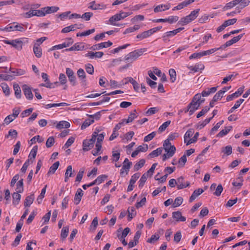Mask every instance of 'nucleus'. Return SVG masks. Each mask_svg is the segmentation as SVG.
Listing matches in <instances>:
<instances>
[{
    "label": "nucleus",
    "mask_w": 250,
    "mask_h": 250,
    "mask_svg": "<svg viewBox=\"0 0 250 250\" xmlns=\"http://www.w3.org/2000/svg\"><path fill=\"white\" fill-rule=\"evenodd\" d=\"M224 91L219 90L213 97V101H217L220 100L224 96Z\"/></svg>",
    "instance_id": "nucleus-52"
},
{
    "label": "nucleus",
    "mask_w": 250,
    "mask_h": 250,
    "mask_svg": "<svg viewBox=\"0 0 250 250\" xmlns=\"http://www.w3.org/2000/svg\"><path fill=\"white\" fill-rule=\"evenodd\" d=\"M97 136V133L94 132L89 140H84L83 143V150L85 151H88L94 146Z\"/></svg>",
    "instance_id": "nucleus-3"
},
{
    "label": "nucleus",
    "mask_w": 250,
    "mask_h": 250,
    "mask_svg": "<svg viewBox=\"0 0 250 250\" xmlns=\"http://www.w3.org/2000/svg\"><path fill=\"white\" fill-rule=\"evenodd\" d=\"M194 1V0H187L184 1L178 5V8H179V10L182 9L184 7L188 6V4L193 2Z\"/></svg>",
    "instance_id": "nucleus-41"
},
{
    "label": "nucleus",
    "mask_w": 250,
    "mask_h": 250,
    "mask_svg": "<svg viewBox=\"0 0 250 250\" xmlns=\"http://www.w3.org/2000/svg\"><path fill=\"white\" fill-rule=\"evenodd\" d=\"M156 132L154 131L152 133L149 134L147 136H145L144 139V141L145 142H148L150 140H151L156 135Z\"/></svg>",
    "instance_id": "nucleus-62"
},
{
    "label": "nucleus",
    "mask_w": 250,
    "mask_h": 250,
    "mask_svg": "<svg viewBox=\"0 0 250 250\" xmlns=\"http://www.w3.org/2000/svg\"><path fill=\"white\" fill-rule=\"evenodd\" d=\"M203 192L204 190L202 188H198V189L195 190L192 193L191 196L190 197L189 201L190 202H192Z\"/></svg>",
    "instance_id": "nucleus-18"
},
{
    "label": "nucleus",
    "mask_w": 250,
    "mask_h": 250,
    "mask_svg": "<svg viewBox=\"0 0 250 250\" xmlns=\"http://www.w3.org/2000/svg\"><path fill=\"white\" fill-rule=\"evenodd\" d=\"M150 36L151 35L149 32V30H148L138 34L136 36V38L138 39L139 41H142L150 37Z\"/></svg>",
    "instance_id": "nucleus-21"
},
{
    "label": "nucleus",
    "mask_w": 250,
    "mask_h": 250,
    "mask_svg": "<svg viewBox=\"0 0 250 250\" xmlns=\"http://www.w3.org/2000/svg\"><path fill=\"white\" fill-rule=\"evenodd\" d=\"M179 134L177 132H174L169 135L168 138L164 142V146L167 145H170V141H172L179 137Z\"/></svg>",
    "instance_id": "nucleus-23"
},
{
    "label": "nucleus",
    "mask_w": 250,
    "mask_h": 250,
    "mask_svg": "<svg viewBox=\"0 0 250 250\" xmlns=\"http://www.w3.org/2000/svg\"><path fill=\"white\" fill-rule=\"evenodd\" d=\"M177 188L178 189H183L187 187H188L190 185L189 182H184V178L183 176L179 177L177 179Z\"/></svg>",
    "instance_id": "nucleus-9"
},
{
    "label": "nucleus",
    "mask_w": 250,
    "mask_h": 250,
    "mask_svg": "<svg viewBox=\"0 0 250 250\" xmlns=\"http://www.w3.org/2000/svg\"><path fill=\"white\" fill-rule=\"evenodd\" d=\"M37 151H38V146H35L33 147L32 149L31 150V151L28 157L31 160L32 163H33V161L34 160V159L36 157V154L37 153Z\"/></svg>",
    "instance_id": "nucleus-27"
},
{
    "label": "nucleus",
    "mask_w": 250,
    "mask_h": 250,
    "mask_svg": "<svg viewBox=\"0 0 250 250\" xmlns=\"http://www.w3.org/2000/svg\"><path fill=\"white\" fill-rule=\"evenodd\" d=\"M69 232V228L68 227H65L62 228L61 231V237L62 239H65Z\"/></svg>",
    "instance_id": "nucleus-44"
},
{
    "label": "nucleus",
    "mask_w": 250,
    "mask_h": 250,
    "mask_svg": "<svg viewBox=\"0 0 250 250\" xmlns=\"http://www.w3.org/2000/svg\"><path fill=\"white\" fill-rule=\"evenodd\" d=\"M60 165V163L59 161H57L54 163L50 167L49 170L47 173V174L49 175L51 173H54L55 171L57 169L59 166Z\"/></svg>",
    "instance_id": "nucleus-34"
},
{
    "label": "nucleus",
    "mask_w": 250,
    "mask_h": 250,
    "mask_svg": "<svg viewBox=\"0 0 250 250\" xmlns=\"http://www.w3.org/2000/svg\"><path fill=\"white\" fill-rule=\"evenodd\" d=\"M171 122L170 121H167L166 122H165L164 123H163L162 124V125H161L159 129H158V130L159 132H162L163 131H164V130H165V129L167 128V127L170 125Z\"/></svg>",
    "instance_id": "nucleus-55"
},
{
    "label": "nucleus",
    "mask_w": 250,
    "mask_h": 250,
    "mask_svg": "<svg viewBox=\"0 0 250 250\" xmlns=\"http://www.w3.org/2000/svg\"><path fill=\"white\" fill-rule=\"evenodd\" d=\"M127 212L128 214V221H130L136 215V212L135 211V209L133 207H129L128 208Z\"/></svg>",
    "instance_id": "nucleus-26"
},
{
    "label": "nucleus",
    "mask_w": 250,
    "mask_h": 250,
    "mask_svg": "<svg viewBox=\"0 0 250 250\" xmlns=\"http://www.w3.org/2000/svg\"><path fill=\"white\" fill-rule=\"evenodd\" d=\"M68 104L65 103H61L59 104H47L45 105V108L46 109H48L51 107L60 106H67Z\"/></svg>",
    "instance_id": "nucleus-40"
},
{
    "label": "nucleus",
    "mask_w": 250,
    "mask_h": 250,
    "mask_svg": "<svg viewBox=\"0 0 250 250\" xmlns=\"http://www.w3.org/2000/svg\"><path fill=\"white\" fill-rule=\"evenodd\" d=\"M3 42L7 44H10L16 49L21 50L22 48L23 42L22 41L16 39L11 41L4 40Z\"/></svg>",
    "instance_id": "nucleus-5"
},
{
    "label": "nucleus",
    "mask_w": 250,
    "mask_h": 250,
    "mask_svg": "<svg viewBox=\"0 0 250 250\" xmlns=\"http://www.w3.org/2000/svg\"><path fill=\"white\" fill-rule=\"evenodd\" d=\"M55 143V140L53 137H50L48 138L46 142V146L47 147H51Z\"/></svg>",
    "instance_id": "nucleus-59"
},
{
    "label": "nucleus",
    "mask_w": 250,
    "mask_h": 250,
    "mask_svg": "<svg viewBox=\"0 0 250 250\" xmlns=\"http://www.w3.org/2000/svg\"><path fill=\"white\" fill-rule=\"evenodd\" d=\"M133 112V113H130L128 118L126 119V124L132 122L137 117V115L135 113L136 112V110H134Z\"/></svg>",
    "instance_id": "nucleus-50"
},
{
    "label": "nucleus",
    "mask_w": 250,
    "mask_h": 250,
    "mask_svg": "<svg viewBox=\"0 0 250 250\" xmlns=\"http://www.w3.org/2000/svg\"><path fill=\"white\" fill-rule=\"evenodd\" d=\"M217 87H213L210 88H208L207 90H203L202 92L203 97L208 96L211 93H215L217 90Z\"/></svg>",
    "instance_id": "nucleus-24"
},
{
    "label": "nucleus",
    "mask_w": 250,
    "mask_h": 250,
    "mask_svg": "<svg viewBox=\"0 0 250 250\" xmlns=\"http://www.w3.org/2000/svg\"><path fill=\"white\" fill-rule=\"evenodd\" d=\"M169 74L170 76V80L172 83H174L176 80V73L174 69H170Z\"/></svg>",
    "instance_id": "nucleus-57"
},
{
    "label": "nucleus",
    "mask_w": 250,
    "mask_h": 250,
    "mask_svg": "<svg viewBox=\"0 0 250 250\" xmlns=\"http://www.w3.org/2000/svg\"><path fill=\"white\" fill-rule=\"evenodd\" d=\"M194 131L193 129H188L185 133L184 135V141L185 143L187 144V140L188 138H190L193 135Z\"/></svg>",
    "instance_id": "nucleus-51"
},
{
    "label": "nucleus",
    "mask_w": 250,
    "mask_h": 250,
    "mask_svg": "<svg viewBox=\"0 0 250 250\" xmlns=\"http://www.w3.org/2000/svg\"><path fill=\"white\" fill-rule=\"evenodd\" d=\"M200 9H197L191 12V13L188 16L190 19L191 21L195 20L198 16Z\"/></svg>",
    "instance_id": "nucleus-39"
},
{
    "label": "nucleus",
    "mask_w": 250,
    "mask_h": 250,
    "mask_svg": "<svg viewBox=\"0 0 250 250\" xmlns=\"http://www.w3.org/2000/svg\"><path fill=\"white\" fill-rule=\"evenodd\" d=\"M112 45V42L110 41H108L107 42H101L100 43L94 45L91 47V49L93 50H98L103 48H107Z\"/></svg>",
    "instance_id": "nucleus-8"
},
{
    "label": "nucleus",
    "mask_w": 250,
    "mask_h": 250,
    "mask_svg": "<svg viewBox=\"0 0 250 250\" xmlns=\"http://www.w3.org/2000/svg\"><path fill=\"white\" fill-rule=\"evenodd\" d=\"M34 200V194H31L27 196L24 201V205L25 207H29L33 202Z\"/></svg>",
    "instance_id": "nucleus-28"
},
{
    "label": "nucleus",
    "mask_w": 250,
    "mask_h": 250,
    "mask_svg": "<svg viewBox=\"0 0 250 250\" xmlns=\"http://www.w3.org/2000/svg\"><path fill=\"white\" fill-rule=\"evenodd\" d=\"M148 177V176L146 175V174L145 173H144L142 176L141 179L139 180V188H142L144 186Z\"/></svg>",
    "instance_id": "nucleus-46"
},
{
    "label": "nucleus",
    "mask_w": 250,
    "mask_h": 250,
    "mask_svg": "<svg viewBox=\"0 0 250 250\" xmlns=\"http://www.w3.org/2000/svg\"><path fill=\"white\" fill-rule=\"evenodd\" d=\"M244 91V86L243 87H240L237 91H236L235 93L229 95L227 97V101H230L233 99L235 97H238L239 96L241 95Z\"/></svg>",
    "instance_id": "nucleus-13"
},
{
    "label": "nucleus",
    "mask_w": 250,
    "mask_h": 250,
    "mask_svg": "<svg viewBox=\"0 0 250 250\" xmlns=\"http://www.w3.org/2000/svg\"><path fill=\"white\" fill-rule=\"evenodd\" d=\"M222 152L226 154L227 155H229L232 153V147L231 146H227L225 147L222 148Z\"/></svg>",
    "instance_id": "nucleus-45"
},
{
    "label": "nucleus",
    "mask_w": 250,
    "mask_h": 250,
    "mask_svg": "<svg viewBox=\"0 0 250 250\" xmlns=\"http://www.w3.org/2000/svg\"><path fill=\"white\" fill-rule=\"evenodd\" d=\"M223 190V188L221 184H219L216 187V190L213 194L217 196H219L221 195Z\"/></svg>",
    "instance_id": "nucleus-60"
},
{
    "label": "nucleus",
    "mask_w": 250,
    "mask_h": 250,
    "mask_svg": "<svg viewBox=\"0 0 250 250\" xmlns=\"http://www.w3.org/2000/svg\"><path fill=\"white\" fill-rule=\"evenodd\" d=\"M104 55V53L102 52H88L87 53L85 54V57H88L91 59H93L94 58H101Z\"/></svg>",
    "instance_id": "nucleus-16"
},
{
    "label": "nucleus",
    "mask_w": 250,
    "mask_h": 250,
    "mask_svg": "<svg viewBox=\"0 0 250 250\" xmlns=\"http://www.w3.org/2000/svg\"><path fill=\"white\" fill-rule=\"evenodd\" d=\"M158 111V109L157 107H151L148 109L145 114L146 116H150L155 114Z\"/></svg>",
    "instance_id": "nucleus-56"
},
{
    "label": "nucleus",
    "mask_w": 250,
    "mask_h": 250,
    "mask_svg": "<svg viewBox=\"0 0 250 250\" xmlns=\"http://www.w3.org/2000/svg\"><path fill=\"white\" fill-rule=\"evenodd\" d=\"M145 159H141L139 161V162H138V163H137L134 166V170L135 171H137L140 168L142 167L145 164Z\"/></svg>",
    "instance_id": "nucleus-37"
},
{
    "label": "nucleus",
    "mask_w": 250,
    "mask_h": 250,
    "mask_svg": "<svg viewBox=\"0 0 250 250\" xmlns=\"http://www.w3.org/2000/svg\"><path fill=\"white\" fill-rule=\"evenodd\" d=\"M42 79L44 80V82H45V83H42L40 84L41 86H44L47 88H53L52 85L53 83H50L49 79H48V75L46 73H42Z\"/></svg>",
    "instance_id": "nucleus-15"
},
{
    "label": "nucleus",
    "mask_w": 250,
    "mask_h": 250,
    "mask_svg": "<svg viewBox=\"0 0 250 250\" xmlns=\"http://www.w3.org/2000/svg\"><path fill=\"white\" fill-rule=\"evenodd\" d=\"M187 162L186 155L184 154L179 160L178 163L181 167H183Z\"/></svg>",
    "instance_id": "nucleus-63"
},
{
    "label": "nucleus",
    "mask_w": 250,
    "mask_h": 250,
    "mask_svg": "<svg viewBox=\"0 0 250 250\" xmlns=\"http://www.w3.org/2000/svg\"><path fill=\"white\" fill-rule=\"evenodd\" d=\"M88 8L92 10H98L103 9L104 7L103 5H101L100 4H96L95 1H93L89 3Z\"/></svg>",
    "instance_id": "nucleus-30"
},
{
    "label": "nucleus",
    "mask_w": 250,
    "mask_h": 250,
    "mask_svg": "<svg viewBox=\"0 0 250 250\" xmlns=\"http://www.w3.org/2000/svg\"><path fill=\"white\" fill-rule=\"evenodd\" d=\"M94 122V119H87L82 124L81 126V129H84Z\"/></svg>",
    "instance_id": "nucleus-47"
},
{
    "label": "nucleus",
    "mask_w": 250,
    "mask_h": 250,
    "mask_svg": "<svg viewBox=\"0 0 250 250\" xmlns=\"http://www.w3.org/2000/svg\"><path fill=\"white\" fill-rule=\"evenodd\" d=\"M179 19V17L177 16H171L166 19L167 22H168L170 23H172L177 21Z\"/></svg>",
    "instance_id": "nucleus-64"
},
{
    "label": "nucleus",
    "mask_w": 250,
    "mask_h": 250,
    "mask_svg": "<svg viewBox=\"0 0 250 250\" xmlns=\"http://www.w3.org/2000/svg\"><path fill=\"white\" fill-rule=\"evenodd\" d=\"M14 90L15 91V94L16 97L19 99L21 98V89L18 84L15 83L13 85Z\"/></svg>",
    "instance_id": "nucleus-31"
},
{
    "label": "nucleus",
    "mask_w": 250,
    "mask_h": 250,
    "mask_svg": "<svg viewBox=\"0 0 250 250\" xmlns=\"http://www.w3.org/2000/svg\"><path fill=\"white\" fill-rule=\"evenodd\" d=\"M5 29L8 31H19L20 32H24L25 28L23 27V25L22 24H19L17 22L13 23V24L5 28Z\"/></svg>",
    "instance_id": "nucleus-6"
},
{
    "label": "nucleus",
    "mask_w": 250,
    "mask_h": 250,
    "mask_svg": "<svg viewBox=\"0 0 250 250\" xmlns=\"http://www.w3.org/2000/svg\"><path fill=\"white\" fill-rule=\"evenodd\" d=\"M70 126V125L69 122L65 121H62L57 124L56 127L60 130L63 128H68Z\"/></svg>",
    "instance_id": "nucleus-19"
},
{
    "label": "nucleus",
    "mask_w": 250,
    "mask_h": 250,
    "mask_svg": "<svg viewBox=\"0 0 250 250\" xmlns=\"http://www.w3.org/2000/svg\"><path fill=\"white\" fill-rule=\"evenodd\" d=\"M85 70L86 72L89 73V74H93L94 73V67L93 65L91 64L88 63L85 65Z\"/></svg>",
    "instance_id": "nucleus-58"
},
{
    "label": "nucleus",
    "mask_w": 250,
    "mask_h": 250,
    "mask_svg": "<svg viewBox=\"0 0 250 250\" xmlns=\"http://www.w3.org/2000/svg\"><path fill=\"white\" fill-rule=\"evenodd\" d=\"M183 203V198L181 197H177L173 203L172 206L173 207H177L180 206Z\"/></svg>",
    "instance_id": "nucleus-54"
},
{
    "label": "nucleus",
    "mask_w": 250,
    "mask_h": 250,
    "mask_svg": "<svg viewBox=\"0 0 250 250\" xmlns=\"http://www.w3.org/2000/svg\"><path fill=\"white\" fill-rule=\"evenodd\" d=\"M46 188H47V185H45V187L42 189L41 193H40V195L38 196V197L37 199L39 204H40L42 202V199L44 197V195H45V193L46 192Z\"/></svg>",
    "instance_id": "nucleus-43"
},
{
    "label": "nucleus",
    "mask_w": 250,
    "mask_h": 250,
    "mask_svg": "<svg viewBox=\"0 0 250 250\" xmlns=\"http://www.w3.org/2000/svg\"><path fill=\"white\" fill-rule=\"evenodd\" d=\"M23 179L20 180L17 184L16 191L17 192L22 193L23 191Z\"/></svg>",
    "instance_id": "nucleus-35"
},
{
    "label": "nucleus",
    "mask_w": 250,
    "mask_h": 250,
    "mask_svg": "<svg viewBox=\"0 0 250 250\" xmlns=\"http://www.w3.org/2000/svg\"><path fill=\"white\" fill-rule=\"evenodd\" d=\"M250 3V0H233L227 3L223 8V9L227 10L236 5H238L237 8L242 9L249 5Z\"/></svg>",
    "instance_id": "nucleus-1"
},
{
    "label": "nucleus",
    "mask_w": 250,
    "mask_h": 250,
    "mask_svg": "<svg viewBox=\"0 0 250 250\" xmlns=\"http://www.w3.org/2000/svg\"><path fill=\"white\" fill-rule=\"evenodd\" d=\"M232 127L231 126L226 127L225 129H222L218 133V134L217 135V137H222L226 135L232 129Z\"/></svg>",
    "instance_id": "nucleus-32"
},
{
    "label": "nucleus",
    "mask_w": 250,
    "mask_h": 250,
    "mask_svg": "<svg viewBox=\"0 0 250 250\" xmlns=\"http://www.w3.org/2000/svg\"><path fill=\"white\" fill-rule=\"evenodd\" d=\"M84 48V46H81L78 43H75L73 46L69 48L65 49V51H75V50H83Z\"/></svg>",
    "instance_id": "nucleus-36"
},
{
    "label": "nucleus",
    "mask_w": 250,
    "mask_h": 250,
    "mask_svg": "<svg viewBox=\"0 0 250 250\" xmlns=\"http://www.w3.org/2000/svg\"><path fill=\"white\" fill-rule=\"evenodd\" d=\"M190 22H191L190 19L188 18V16H187L185 17L181 18L180 20L178 21V24L184 25L187 24Z\"/></svg>",
    "instance_id": "nucleus-38"
},
{
    "label": "nucleus",
    "mask_w": 250,
    "mask_h": 250,
    "mask_svg": "<svg viewBox=\"0 0 250 250\" xmlns=\"http://www.w3.org/2000/svg\"><path fill=\"white\" fill-rule=\"evenodd\" d=\"M199 93L196 94L193 98L192 101L188 104L189 108L191 109L190 111V115H191L193 112L197 110L200 106V103L197 102L200 99Z\"/></svg>",
    "instance_id": "nucleus-4"
},
{
    "label": "nucleus",
    "mask_w": 250,
    "mask_h": 250,
    "mask_svg": "<svg viewBox=\"0 0 250 250\" xmlns=\"http://www.w3.org/2000/svg\"><path fill=\"white\" fill-rule=\"evenodd\" d=\"M77 25H78L77 24H75L74 25H71L70 26H67L62 29V32L63 33H67L70 31H74V30H75L76 28H79V27H77Z\"/></svg>",
    "instance_id": "nucleus-33"
},
{
    "label": "nucleus",
    "mask_w": 250,
    "mask_h": 250,
    "mask_svg": "<svg viewBox=\"0 0 250 250\" xmlns=\"http://www.w3.org/2000/svg\"><path fill=\"white\" fill-rule=\"evenodd\" d=\"M95 30L94 28H93L90 30H87L86 31L83 32L82 33H78L77 34V36H88L90 35L91 33H93L95 32Z\"/></svg>",
    "instance_id": "nucleus-53"
},
{
    "label": "nucleus",
    "mask_w": 250,
    "mask_h": 250,
    "mask_svg": "<svg viewBox=\"0 0 250 250\" xmlns=\"http://www.w3.org/2000/svg\"><path fill=\"white\" fill-rule=\"evenodd\" d=\"M146 51V48H141L130 52L125 57V60L128 62H132Z\"/></svg>",
    "instance_id": "nucleus-2"
},
{
    "label": "nucleus",
    "mask_w": 250,
    "mask_h": 250,
    "mask_svg": "<svg viewBox=\"0 0 250 250\" xmlns=\"http://www.w3.org/2000/svg\"><path fill=\"white\" fill-rule=\"evenodd\" d=\"M172 217L177 222H185L186 218L182 215L180 211H174L172 212Z\"/></svg>",
    "instance_id": "nucleus-12"
},
{
    "label": "nucleus",
    "mask_w": 250,
    "mask_h": 250,
    "mask_svg": "<svg viewBox=\"0 0 250 250\" xmlns=\"http://www.w3.org/2000/svg\"><path fill=\"white\" fill-rule=\"evenodd\" d=\"M83 194V191L82 189L79 188L77 189L74 197V202L76 205L80 202Z\"/></svg>",
    "instance_id": "nucleus-17"
},
{
    "label": "nucleus",
    "mask_w": 250,
    "mask_h": 250,
    "mask_svg": "<svg viewBox=\"0 0 250 250\" xmlns=\"http://www.w3.org/2000/svg\"><path fill=\"white\" fill-rule=\"evenodd\" d=\"M162 148H158L156 149V150H153L152 152H151L149 154V156L153 158L154 157H157L160 155L162 153Z\"/></svg>",
    "instance_id": "nucleus-42"
},
{
    "label": "nucleus",
    "mask_w": 250,
    "mask_h": 250,
    "mask_svg": "<svg viewBox=\"0 0 250 250\" xmlns=\"http://www.w3.org/2000/svg\"><path fill=\"white\" fill-rule=\"evenodd\" d=\"M121 20H122V16L120 15V13H118V14H116L112 16L111 17H110L109 20V22L110 24H111L112 25L119 26V25L118 24L116 23L115 22L119 21Z\"/></svg>",
    "instance_id": "nucleus-14"
},
{
    "label": "nucleus",
    "mask_w": 250,
    "mask_h": 250,
    "mask_svg": "<svg viewBox=\"0 0 250 250\" xmlns=\"http://www.w3.org/2000/svg\"><path fill=\"white\" fill-rule=\"evenodd\" d=\"M132 163L129 162L127 158H125L123 162V169H125V174H127L129 170Z\"/></svg>",
    "instance_id": "nucleus-25"
},
{
    "label": "nucleus",
    "mask_w": 250,
    "mask_h": 250,
    "mask_svg": "<svg viewBox=\"0 0 250 250\" xmlns=\"http://www.w3.org/2000/svg\"><path fill=\"white\" fill-rule=\"evenodd\" d=\"M33 51L37 58H41L42 55V49L39 47V44L37 43L35 44L33 47Z\"/></svg>",
    "instance_id": "nucleus-22"
},
{
    "label": "nucleus",
    "mask_w": 250,
    "mask_h": 250,
    "mask_svg": "<svg viewBox=\"0 0 250 250\" xmlns=\"http://www.w3.org/2000/svg\"><path fill=\"white\" fill-rule=\"evenodd\" d=\"M18 132L15 129H10L8 131V134L5 135V138H8L9 137H11L13 138H16L17 137Z\"/></svg>",
    "instance_id": "nucleus-48"
},
{
    "label": "nucleus",
    "mask_w": 250,
    "mask_h": 250,
    "mask_svg": "<svg viewBox=\"0 0 250 250\" xmlns=\"http://www.w3.org/2000/svg\"><path fill=\"white\" fill-rule=\"evenodd\" d=\"M20 192H14L12 195L13 204L15 206L18 205L21 200V196L19 194Z\"/></svg>",
    "instance_id": "nucleus-29"
},
{
    "label": "nucleus",
    "mask_w": 250,
    "mask_h": 250,
    "mask_svg": "<svg viewBox=\"0 0 250 250\" xmlns=\"http://www.w3.org/2000/svg\"><path fill=\"white\" fill-rule=\"evenodd\" d=\"M102 148V145L99 144V143L96 144V148L95 150L93 151L92 154L94 156H97L99 154H100V151H101Z\"/></svg>",
    "instance_id": "nucleus-61"
},
{
    "label": "nucleus",
    "mask_w": 250,
    "mask_h": 250,
    "mask_svg": "<svg viewBox=\"0 0 250 250\" xmlns=\"http://www.w3.org/2000/svg\"><path fill=\"white\" fill-rule=\"evenodd\" d=\"M42 9L44 11L46 15L57 12L59 9V8L57 6H47L42 8Z\"/></svg>",
    "instance_id": "nucleus-20"
},
{
    "label": "nucleus",
    "mask_w": 250,
    "mask_h": 250,
    "mask_svg": "<svg viewBox=\"0 0 250 250\" xmlns=\"http://www.w3.org/2000/svg\"><path fill=\"white\" fill-rule=\"evenodd\" d=\"M78 78L81 81V83L82 86H85L87 85V82L86 81V74L84 70L82 68H80L78 70L77 72Z\"/></svg>",
    "instance_id": "nucleus-7"
},
{
    "label": "nucleus",
    "mask_w": 250,
    "mask_h": 250,
    "mask_svg": "<svg viewBox=\"0 0 250 250\" xmlns=\"http://www.w3.org/2000/svg\"><path fill=\"white\" fill-rule=\"evenodd\" d=\"M1 86L5 95L8 96L10 94V89L7 84L5 83H2Z\"/></svg>",
    "instance_id": "nucleus-49"
},
{
    "label": "nucleus",
    "mask_w": 250,
    "mask_h": 250,
    "mask_svg": "<svg viewBox=\"0 0 250 250\" xmlns=\"http://www.w3.org/2000/svg\"><path fill=\"white\" fill-rule=\"evenodd\" d=\"M22 88L24 94L26 98L28 100H32L33 98V95L30 87L27 85L24 84L22 86Z\"/></svg>",
    "instance_id": "nucleus-11"
},
{
    "label": "nucleus",
    "mask_w": 250,
    "mask_h": 250,
    "mask_svg": "<svg viewBox=\"0 0 250 250\" xmlns=\"http://www.w3.org/2000/svg\"><path fill=\"white\" fill-rule=\"evenodd\" d=\"M163 146L165 149V151L168 154V157H172L176 151V148L173 145H167V146H164V144H163Z\"/></svg>",
    "instance_id": "nucleus-10"
}]
</instances>
